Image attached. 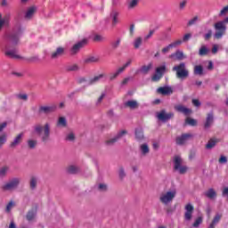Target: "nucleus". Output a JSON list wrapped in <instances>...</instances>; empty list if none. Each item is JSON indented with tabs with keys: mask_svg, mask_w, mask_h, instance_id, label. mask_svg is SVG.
Wrapping results in <instances>:
<instances>
[{
	"mask_svg": "<svg viewBox=\"0 0 228 228\" xmlns=\"http://www.w3.org/2000/svg\"><path fill=\"white\" fill-rule=\"evenodd\" d=\"M188 4L187 0H183L179 4L180 10H183V8H186V4Z\"/></svg>",
	"mask_w": 228,
	"mask_h": 228,
	"instance_id": "nucleus-55",
	"label": "nucleus"
},
{
	"mask_svg": "<svg viewBox=\"0 0 228 228\" xmlns=\"http://www.w3.org/2000/svg\"><path fill=\"white\" fill-rule=\"evenodd\" d=\"M98 190L100 191H106V190H108V185L106 183H100L98 185Z\"/></svg>",
	"mask_w": 228,
	"mask_h": 228,
	"instance_id": "nucleus-52",
	"label": "nucleus"
},
{
	"mask_svg": "<svg viewBox=\"0 0 228 228\" xmlns=\"http://www.w3.org/2000/svg\"><path fill=\"white\" fill-rule=\"evenodd\" d=\"M102 77H106L105 74H100L98 76H95L94 77L91 78L89 80V85H95V83H99Z\"/></svg>",
	"mask_w": 228,
	"mask_h": 228,
	"instance_id": "nucleus-30",
	"label": "nucleus"
},
{
	"mask_svg": "<svg viewBox=\"0 0 228 228\" xmlns=\"http://www.w3.org/2000/svg\"><path fill=\"white\" fill-rule=\"evenodd\" d=\"M86 44H88V39L84 38L78 42H77L69 50L71 54H77V53H79V51H81V49H83V47H85V45H86Z\"/></svg>",
	"mask_w": 228,
	"mask_h": 228,
	"instance_id": "nucleus-9",
	"label": "nucleus"
},
{
	"mask_svg": "<svg viewBox=\"0 0 228 228\" xmlns=\"http://www.w3.org/2000/svg\"><path fill=\"white\" fill-rule=\"evenodd\" d=\"M10 26V14L3 16L0 13V31H2L3 28H8Z\"/></svg>",
	"mask_w": 228,
	"mask_h": 228,
	"instance_id": "nucleus-14",
	"label": "nucleus"
},
{
	"mask_svg": "<svg viewBox=\"0 0 228 228\" xmlns=\"http://www.w3.org/2000/svg\"><path fill=\"white\" fill-rule=\"evenodd\" d=\"M170 58H175L176 60H183V58H186L184 56V53H183V51H176L175 53H172L170 55Z\"/></svg>",
	"mask_w": 228,
	"mask_h": 228,
	"instance_id": "nucleus-31",
	"label": "nucleus"
},
{
	"mask_svg": "<svg viewBox=\"0 0 228 228\" xmlns=\"http://www.w3.org/2000/svg\"><path fill=\"white\" fill-rule=\"evenodd\" d=\"M57 127H67V118L60 117L57 120Z\"/></svg>",
	"mask_w": 228,
	"mask_h": 228,
	"instance_id": "nucleus-33",
	"label": "nucleus"
},
{
	"mask_svg": "<svg viewBox=\"0 0 228 228\" xmlns=\"http://www.w3.org/2000/svg\"><path fill=\"white\" fill-rule=\"evenodd\" d=\"M22 136H24V134H19L13 140V142L11 143V147H17L20 142H22Z\"/></svg>",
	"mask_w": 228,
	"mask_h": 228,
	"instance_id": "nucleus-29",
	"label": "nucleus"
},
{
	"mask_svg": "<svg viewBox=\"0 0 228 228\" xmlns=\"http://www.w3.org/2000/svg\"><path fill=\"white\" fill-rule=\"evenodd\" d=\"M10 170V167L8 166H4L0 168V177H4L6 174H8V171Z\"/></svg>",
	"mask_w": 228,
	"mask_h": 228,
	"instance_id": "nucleus-44",
	"label": "nucleus"
},
{
	"mask_svg": "<svg viewBox=\"0 0 228 228\" xmlns=\"http://www.w3.org/2000/svg\"><path fill=\"white\" fill-rule=\"evenodd\" d=\"M222 214L220 213H217L213 220H212V223L210 224L209 227L208 228H215V225H216V224H219L220 223V220H222Z\"/></svg>",
	"mask_w": 228,
	"mask_h": 228,
	"instance_id": "nucleus-27",
	"label": "nucleus"
},
{
	"mask_svg": "<svg viewBox=\"0 0 228 228\" xmlns=\"http://www.w3.org/2000/svg\"><path fill=\"white\" fill-rule=\"evenodd\" d=\"M40 113H45L46 115L49 113H53L56 111V105H45L39 108Z\"/></svg>",
	"mask_w": 228,
	"mask_h": 228,
	"instance_id": "nucleus-17",
	"label": "nucleus"
},
{
	"mask_svg": "<svg viewBox=\"0 0 228 228\" xmlns=\"http://www.w3.org/2000/svg\"><path fill=\"white\" fill-rule=\"evenodd\" d=\"M142 44H143V38H142L141 37L134 38V49H140Z\"/></svg>",
	"mask_w": 228,
	"mask_h": 228,
	"instance_id": "nucleus-34",
	"label": "nucleus"
},
{
	"mask_svg": "<svg viewBox=\"0 0 228 228\" xmlns=\"http://www.w3.org/2000/svg\"><path fill=\"white\" fill-rule=\"evenodd\" d=\"M174 168L180 174H186L188 172V167L184 165V160L180 155L174 157Z\"/></svg>",
	"mask_w": 228,
	"mask_h": 228,
	"instance_id": "nucleus-5",
	"label": "nucleus"
},
{
	"mask_svg": "<svg viewBox=\"0 0 228 228\" xmlns=\"http://www.w3.org/2000/svg\"><path fill=\"white\" fill-rule=\"evenodd\" d=\"M216 143H218V140L217 139H210L208 141V142L206 145L207 149H213V147H215V145H216Z\"/></svg>",
	"mask_w": 228,
	"mask_h": 228,
	"instance_id": "nucleus-39",
	"label": "nucleus"
},
{
	"mask_svg": "<svg viewBox=\"0 0 228 228\" xmlns=\"http://www.w3.org/2000/svg\"><path fill=\"white\" fill-rule=\"evenodd\" d=\"M208 53H209V48H208V46L202 45L200 48V52H199L200 56H206V54H208Z\"/></svg>",
	"mask_w": 228,
	"mask_h": 228,
	"instance_id": "nucleus-40",
	"label": "nucleus"
},
{
	"mask_svg": "<svg viewBox=\"0 0 228 228\" xmlns=\"http://www.w3.org/2000/svg\"><path fill=\"white\" fill-rule=\"evenodd\" d=\"M6 143V135L0 136V147H3Z\"/></svg>",
	"mask_w": 228,
	"mask_h": 228,
	"instance_id": "nucleus-57",
	"label": "nucleus"
},
{
	"mask_svg": "<svg viewBox=\"0 0 228 228\" xmlns=\"http://www.w3.org/2000/svg\"><path fill=\"white\" fill-rule=\"evenodd\" d=\"M218 45H213V47H212V53L213 54H216V53H218Z\"/></svg>",
	"mask_w": 228,
	"mask_h": 228,
	"instance_id": "nucleus-61",
	"label": "nucleus"
},
{
	"mask_svg": "<svg viewBox=\"0 0 228 228\" xmlns=\"http://www.w3.org/2000/svg\"><path fill=\"white\" fill-rule=\"evenodd\" d=\"M228 21H225V18L223 20L217 21L215 23L214 28L216 29V33L214 34V37L217 40H220L225 35V31H227Z\"/></svg>",
	"mask_w": 228,
	"mask_h": 228,
	"instance_id": "nucleus-3",
	"label": "nucleus"
},
{
	"mask_svg": "<svg viewBox=\"0 0 228 228\" xmlns=\"http://www.w3.org/2000/svg\"><path fill=\"white\" fill-rule=\"evenodd\" d=\"M194 74L196 76H202L204 74V68L201 65H196L194 67Z\"/></svg>",
	"mask_w": 228,
	"mask_h": 228,
	"instance_id": "nucleus-36",
	"label": "nucleus"
},
{
	"mask_svg": "<svg viewBox=\"0 0 228 228\" xmlns=\"http://www.w3.org/2000/svg\"><path fill=\"white\" fill-rule=\"evenodd\" d=\"M204 195L205 197H207V199H210V200H213L216 197V191H215V189L213 188H210L204 192Z\"/></svg>",
	"mask_w": 228,
	"mask_h": 228,
	"instance_id": "nucleus-24",
	"label": "nucleus"
},
{
	"mask_svg": "<svg viewBox=\"0 0 228 228\" xmlns=\"http://www.w3.org/2000/svg\"><path fill=\"white\" fill-rule=\"evenodd\" d=\"M213 121H214L213 113L208 114V117L204 125L205 129H209V127L213 126Z\"/></svg>",
	"mask_w": 228,
	"mask_h": 228,
	"instance_id": "nucleus-25",
	"label": "nucleus"
},
{
	"mask_svg": "<svg viewBox=\"0 0 228 228\" xmlns=\"http://www.w3.org/2000/svg\"><path fill=\"white\" fill-rule=\"evenodd\" d=\"M15 208V201L11 200L5 208V213H12V209Z\"/></svg>",
	"mask_w": 228,
	"mask_h": 228,
	"instance_id": "nucleus-38",
	"label": "nucleus"
},
{
	"mask_svg": "<svg viewBox=\"0 0 228 228\" xmlns=\"http://www.w3.org/2000/svg\"><path fill=\"white\" fill-rule=\"evenodd\" d=\"M139 151L142 154V156H147V154H149V152H151V148H149V144L142 143L139 146Z\"/></svg>",
	"mask_w": 228,
	"mask_h": 228,
	"instance_id": "nucleus-22",
	"label": "nucleus"
},
{
	"mask_svg": "<svg viewBox=\"0 0 228 228\" xmlns=\"http://www.w3.org/2000/svg\"><path fill=\"white\" fill-rule=\"evenodd\" d=\"M191 38V34L188 33L183 36V42H188V40H190Z\"/></svg>",
	"mask_w": 228,
	"mask_h": 228,
	"instance_id": "nucleus-60",
	"label": "nucleus"
},
{
	"mask_svg": "<svg viewBox=\"0 0 228 228\" xmlns=\"http://www.w3.org/2000/svg\"><path fill=\"white\" fill-rule=\"evenodd\" d=\"M122 42V39L120 37H118L114 41L111 42V47L112 49H118L120 47V43Z\"/></svg>",
	"mask_w": 228,
	"mask_h": 228,
	"instance_id": "nucleus-37",
	"label": "nucleus"
},
{
	"mask_svg": "<svg viewBox=\"0 0 228 228\" xmlns=\"http://www.w3.org/2000/svg\"><path fill=\"white\" fill-rule=\"evenodd\" d=\"M193 205H191V203H189L185 206V212H184V221L185 222H191V218H193Z\"/></svg>",
	"mask_w": 228,
	"mask_h": 228,
	"instance_id": "nucleus-11",
	"label": "nucleus"
},
{
	"mask_svg": "<svg viewBox=\"0 0 228 228\" xmlns=\"http://www.w3.org/2000/svg\"><path fill=\"white\" fill-rule=\"evenodd\" d=\"M165 70H167V66H165V64H163L160 67H158L155 70V74L151 77L152 81H159L163 77Z\"/></svg>",
	"mask_w": 228,
	"mask_h": 228,
	"instance_id": "nucleus-12",
	"label": "nucleus"
},
{
	"mask_svg": "<svg viewBox=\"0 0 228 228\" xmlns=\"http://www.w3.org/2000/svg\"><path fill=\"white\" fill-rule=\"evenodd\" d=\"M37 218V208H31L27 212L26 219L28 222H33Z\"/></svg>",
	"mask_w": 228,
	"mask_h": 228,
	"instance_id": "nucleus-20",
	"label": "nucleus"
},
{
	"mask_svg": "<svg viewBox=\"0 0 228 228\" xmlns=\"http://www.w3.org/2000/svg\"><path fill=\"white\" fill-rule=\"evenodd\" d=\"M200 224H202V217L200 216L195 220L192 226L193 227H199V225H200Z\"/></svg>",
	"mask_w": 228,
	"mask_h": 228,
	"instance_id": "nucleus-53",
	"label": "nucleus"
},
{
	"mask_svg": "<svg viewBox=\"0 0 228 228\" xmlns=\"http://www.w3.org/2000/svg\"><path fill=\"white\" fill-rule=\"evenodd\" d=\"M27 143L29 149H35V147H37V142L35 139H28Z\"/></svg>",
	"mask_w": 228,
	"mask_h": 228,
	"instance_id": "nucleus-45",
	"label": "nucleus"
},
{
	"mask_svg": "<svg viewBox=\"0 0 228 228\" xmlns=\"http://www.w3.org/2000/svg\"><path fill=\"white\" fill-rule=\"evenodd\" d=\"M172 117H174V113H167V111L165 110H161L160 112L157 113V118H159V120H160L161 122H167V120H170Z\"/></svg>",
	"mask_w": 228,
	"mask_h": 228,
	"instance_id": "nucleus-13",
	"label": "nucleus"
},
{
	"mask_svg": "<svg viewBox=\"0 0 228 228\" xmlns=\"http://www.w3.org/2000/svg\"><path fill=\"white\" fill-rule=\"evenodd\" d=\"M158 94H161L162 95H170L173 93L172 87L164 86L157 89Z\"/></svg>",
	"mask_w": 228,
	"mask_h": 228,
	"instance_id": "nucleus-21",
	"label": "nucleus"
},
{
	"mask_svg": "<svg viewBox=\"0 0 228 228\" xmlns=\"http://www.w3.org/2000/svg\"><path fill=\"white\" fill-rule=\"evenodd\" d=\"M185 122L189 125V126H197V120L191 118H187Z\"/></svg>",
	"mask_w": 228,
	"mask_h": 228,
	"instance_id": "nucleus-48",
	"label": "nucleus"
},
{
	"mask_svg": "<svg viewBox=\"0 0 228 228\" xmlns=\"http://www.w3.org/2000/svg\"><path fill=\"white\" fill-rule=\"evenodd\" d=\"M131 63H133V60L129 59L126 61V63H125L123 66L119 67L116 71L110 73L109 76L110 81L117 79V77H118V76H120V74H122V72H124V70H126V69L127 67H129V65H131Z\"/></svg>",
	"mask_w": 228,
	"mask_h": 228,
	"instance_id": "nucleus-7",
	"label": "nucleus"
},
{
	"mask_svg": "<svg viewBox=\"0 0 228 228\" xmlns=\"http://www.w3.org/2000/svg\"><path fill=\"white\" fill-rule=\"evenodd\" d=\"M219 163L221 165H225V163H227V157L225 156H221L220 159H219Z\"/></svg>",
	"mask_w": 228,
	"mask_h": 228,
	"instance_id": "nucleus-56",
	"label": "nucleus"
},
{
	"mask_svg": "<svg viewBox=\"0 0 228 228\" xmlns=\"http://www.w3.org/2000/svg\"><path fill=\"white\" fill-rule=\"evenodd\" d=\"M199 20V17L195 16L191 20H190L187 23V26H193V24H197V21Z\"/></svg>",
	"mask_w": 228,
	"mask_h": 228,
	"instance_id": "nucleus-51",
	"label": "nucleus"
},
{
	"mask_svg": "<svg viewBox=\"0 0 228 228\" xmlns=\"http://www.w3.org/2000/svg\"><path fill=\"white\" fill-rule=\"evenodd\" d=\"M79 68L76 64H73V65H70V66L67 67V70H69V72H74V71L77 70Z\"/></svg>",
	"mask_w": 228,
	"mask_h": 228,
	"instance_id": "nucleus-50",
	"label": "nucleus"
},
{
	"mask_svg": "<svg viewBox=\"0 0 228 228\" xmlns=\"http://www.w3.org/2000/svg\"><path fill=\"white\" fill-rule=\"evenodd\" d=\"M12 76H15L16 77H22L23 74L22 72H17V71H13Z\"/></svg>",
	"mask_w": 228,
	"mask_h": 228,
	"instance_id": "nucleus-63",
	"label": "nucleus"
},
{
	"mask_svg": "<svg viewBox=\"0 0 228 228\" xmlns=\"http://www.w3.org/2000/svg\"><path fill=\"white\" fill-rule=\"evenodd\" d=\"M155 30H150L149 34L144 37V40H149L154 35Z\"/></svg>",
	"mask_w": 228,
	"mask_h": 228,
	"instance_id": "nucleus-59",
	"label": "nucleus"
},
{
	"mask_svg": "<svg viewBox=\"0 0 228 228\" xmlns=\"http://www.w3.org/2000/svg\"><path fill=\"white\" fill-rule=\"evenodd\" d=\"M145 136L143 135V129L136 128L135 129V140L137 142H143Z\"/></svg>",
	"mask_w": 228,
	"mask_h": 228,
	"instance_id": "nucleus-23",
	"label": "nucleus"
},
{
	"mask_svg": "<svg viewBox=\"0 0 228 228\" xmlns=\"http://www.w3.org/2000/svg\"><path fill=\"white\" fill-rule=\"evenodd\" d=\"M96 61H99V56H90L86 59V63H96Z\"/></svg>",
	"mask_w": 228,
	"mask_h": 228,
	"instance_id": "nucleus-43",
	"label": "nucleus"
},
{
	"mask_svg": "<svg viewBox=\"0 0 228 228\" xmlns=\"http://www.w3.org/2000/svg\"><path fill=\"white\" fill-rule=\"evenodd\" d=\"M20 184V178L14 177L3 185V190L5 191H11V190H15Z\"/></svg>",
	"mask_w": 228,
	"mask_h": 228,
	"instance_id": "nucleus-8",
	"label": "nucleus"
},
{
	"mask_svg": "<svg viewBox=\"0 0 228 228\" xmlns=\"http://www.w3.org/2000/svg\"><path fill=\"white\" fill-rule=\"evenodd\" d=\"M129 31H130L131 37H133L134 35V24L130 25Z\"/></svg>",
	"mask_w": 228,
	"mask_h": 228,
	"instance_id": "nucleus-62",
	"label": "nucleus"
},
{
	"mask_svg": "<svg viewBox=\"0 0 228 228\" xmlns=\"http://www.w3.org/2000/svg\"><path fill=\"white\" fill-rule=\"evenodd\" d=\"M35 133L41 138V142L47 143L51 140V124H37L34 126Z\"/></svg>",
	"mask_w": 228,
	"mask_h": 228,
	"instance_id": "nucleus-2",
	"label": "nucleus"
},
{
	"mask_svg": "<svg viewBox=\"0 0 228 228\" xmlns=\"http://www.w3.org/2000/svg\"><path fill=\"white\" fill-rule=\"evenodd\" d=\"M38 11V7L37 5H30L27 7L25 13H24V19L26 20H31L33 17H35V13Z\"/></svg>",
	"mask_w": 228,
	"mask_h": 228,
	"instance_id": "nucleus-10",
	"label": "nucleus"
},
{
	"mask_svg": "<svg viewBox=\"0 0 228 228\" xmlns=\"http://www.w3.org/2000/svg\"><path fill=\"white\" fill-rule=\"evenodd\" d=\"M111 20H112V26H117L118 24V12L112 11L110 15Z\"/></svg>",
	"mask_w": 228,
	"mask_h": 228,
	"instance_id": "nucleus-26",
	"label": "nucleus"
},
{
	"mask_svg": "<svg viewBox=\"0 0 228 228\" xmlns=\"http://www.w3.org/2000/svg\"><path fill=\"white\" fill-rule=\"evenodd\" d=\"M67 170H68L69 174H77V172H79V168L74 165L68 167Z\"/></svg>",
	"mask_w": 228,
	"mask_h": 228,
	"instance_id": "nucleus-42",
	"label": "nucleus"
},
{
	"mask_svg": "<svg viewBox=\"0 0 228 228\" xmlns=\"http://www.w3.org/2000/svg\"><path fill=\"white\" fill-rule=\"evenodd\" d=\"M125 106H127V108H131V110H134L135 108H138V102L134 100L127 101L125 103Z\"/></svg>",
	"mask_w": 228,
	"mask_h": 228,
	"instance_id": "nucleus-35",
	"label": "nucleus"
},
{
	"mask_svg": "<svg viewBox=\"0 0 228 228\" xmlns=\"http://www.w3.org/2000/svg\"><path fill=\"white\" fill-rule=\"evenodd\" d=\"M65 54V48L58 47L55 51L51 53L52 60H58V58H61Z\"/></svg>",
	"mask_w": 228,
	"mask_h": 228,
	"instance_id": "nucleus-16",
	"label": "nucleus"
},
{
	"mask_svg": "<svg viewBox=\"0 0 228 228\" xmlns=\"http://www.w3.org/2000/svg\"><path fill=\"white\" fill-rule=\"evenodd\" d=\"M175 110L179 113H183V115H190V113H191V110L186 108L184 105L182 104L175 105Z\"/></svg>",
	"mask_w": 228,
	"mask_h": 228,
	"instance_id": "nucleus-19",
	"label": "nucleus"
},
{
	"mask_svg": "<svg viewBox=\"0 0 228 228\" xmlns=\"http://www.w3.org/2000/svg\"><path fill=\"white\" fill-rule=\"evenodd\" d=\"M192 104L199 108V106H200V102L199 100L194 99L192 100Z\"/></svg>",
	"mask_w": 228,
	"mask_h": 228,
	"instance_id": "nucleus-64",
	"label": "nucleus"
},
{
	"mask_svg": "<svg viewBox=\"0 0 228 228\" xmlns=\"http://www.w3.org/2000/svg\"><path fill=\"white\" fill-rule=\"evenodd\" d=\"M22 35V28L20 27L18 28L17 30H14L7 37V44L3 47V51H5L6 56L9 58H13L14 60H20V55L17 52V45L19 44V38Z\"/></svg>",
	"mask_w": 228,
	"mask_h": 228,
	"instance_id": "nucleus-1",
	"label": "nucleus"
},
{
	"mask_svg": "<svg viewBox=\"0 0 228 228\" xmlns=\"http://www.w3.org/2000/svg\"><path fill=\"white\" fill-rule=\"evenodd\" d=\"M193 135L191 134H182L181 136L176 138V143L178 145H183L184 143H186L188 138H191Z\"/></svg>",
	"mask_w": 228,
	"mask_h": 228,
	"instance_id": "nucleus-18",
	"label": "nucleus"
},
{
	"mask_svg": "<svg viewBox=\"0 0 228 228\" xmlns=\"http://www.w3.org/2000/svg\"><path fill=\"white\" fill-rule=\"evenodd\" d=\"M173 70L176 72V77L179 79H184V77H188L189 76V72L188 69H186V64L184 62L173 67Z\"/></svg>",
	"mask_w": 228,
	"mask_h": 228,
	"instance_id": "nucleus-6",
	"label": "nucleus"
},
{
	"mask_svg": "<svg viewBox=\"0 0 228 228\" xmlns=\"http://www.w3.org/2000/svg\"><path fill=\"white\" fill-rule=\"evenodd\" d=\"M118 175H119L120 179H124V177H126V171H124L123 167L119 168Z\"/></svg>",
	"mask_w": 228,
	"mask_h": 228,
	"instance_id": "nucleus-54",
	"label": "nucleus"
},
{
	"mask_svg": "<svg viewBox=\"0 0 228 228\" xmlns=\"http://www.w3.org/2000/svg\"><path fill=\"white\" fill-rule=\"evenodd\" d=\"M16 98L19 99V101H28V94H24V93H20L18 94H16Z\"/></svg>",
	"mask_w": 228,
	"mask_h": 228,
	"instance_id": "nucleus-46",
	"label": "nucleus"
},
{
	"mask_svg": "<svg viewBox=\"0 0 228 228\" xmlns=\"http://www.w3.org/2000/svg\"><path fill=\"white\" fill-rule=\"evenodd\" d=\"M181 44H183V40L179 39V40H176L173 43H171L169 45L171 46L172 49L177 47L178 45H181Z\"/></svg>",
	"mask_w": 228,
	"mask_h": 228,
	"instance_id": "nucleus-49",
	"label": "nucleus"
},
{
	"mask_svg": "<svg viewBox=\"0 0 228 228\" xmlns=\"http://www.w3.org/2000/svg\"><path fill=\"white\" fill-rule=\"evenodd\" d=\"M138 3H140V0H128L126 3V7L128 10H134V8L138 6Z\"/></svg>",
	"mask_w": 228,
	"mask_h": 228,
	"instance_id": "nucleus-28",
	"label": "nucleus"
},
{
	"mask_svg": "<svg viewBox=\"0 0 228 228\" xmlns=\"http://www.w3.org/2000/svg\"><path fill=\"white\" fill-rule=\"evenodd\" d=\"M177 191H175V189L168 190L160 194L159 200L165 206H168V204H170V202H172L174 199H175Z\"/></svg>",
	"mask_w": 228,
	"mask_h": 228,
	"instance_id": "nucleus-4",
	"label": "nucleus"
},
{
	"mask_svg": "<svg viewBox=\"0 0 228 228\" xmlns=\"http://www.w3.org/2000/svg\"><path fill=\"white\" fill-rule=\"evenodd\" d=\"M127 132L126 130L120 131L115 137L109 139L106 141L107 145H113L116 142H118L120 138H122L125 134H126Z\"/></svg>",
	"mask_w": 228,
	"mask_h": 228,
	"instance_id": "nucleus-15",
	"label": "nucleus"
},
{
	"mask_svg": "<svg viewBox=\"0 0 228 228\" xmlns=\"http://www.w3.org/2000/svg\"><path fill=\"white\" fill-rule=\"evenodd\" d=\"M38 183V178L37 176H32L30 179V188L31 190H35L37 188V184Z\"/></svg>",
	"mask_w": 228,
	"mask_h": 228,
	"instance_id": "nucleus-41",
	"label": "nucleus"
},
{
	"mask_svg": "<svg viewBox=\"0 0 228 228\" xmlns=\"http://www.w3.org/2000/svg\"><path fill=\"white\" fill-rule=\"evenodd\" d=\"M151 69H152V63L142 66L137 72H141L142 74H149Z\"/></svg>",
	"mask_w": 228,
	"mask_h": 228,
	"instance_id": "nucleus-32",
	"label": "nucleus"
},
{
	"mask_svg": "<svg viewBox=\"0 0 228 228\" xmlns=\"http://www.w3.org/2000/svg\"><path fill=\"white\" fill-rule=\"evenodd\" d=\"M66 140H68V142H74L76 140V134H74L72 132H69L66 136Z\"/></svg>",
	"mask_w": 228,
	"mask_h": 228,
	"instance_id": "nucleus-47",
	"label": "nucleus"
},
{
	"mask_svg": "<svg viewBox=\"0 0 228 228\" xmlns=\"http://www.w3.org/2000/svg\"><path fill=\"white\" fill-rule=\"evenodd\" d=\"M211 35H213V31L209 29L207 34H205V40H209L211 38Z\"/></svg>",
	"mask_w": 228,
	"mask_h": 228,
	"instance_id": "nucleus-58",
	"label": "nucleus"
}]
</instances>
